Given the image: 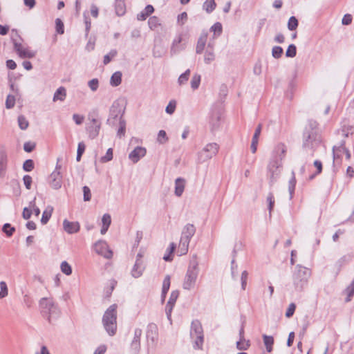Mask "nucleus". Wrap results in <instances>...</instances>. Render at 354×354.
Returning <instances> with one entry per match:
<instances>
[{"instance_id": "45", "label": "nucleus", "mask_w": 354, "mask_h": 354, "mask_svg": "<svg viewBox=\"0 0 354 354\" xmlns=\"http://www.w3.org/2000/svg\"><path fill=\"white\" fill-rule=\"evenodd\" d=\"M201 79V75L198 74H195L193 76L191 80V86L194 90L197 89L199 87Z\"/></svg>"}, {"instance_id": "41", "label": "nucleus", "mask_w": 354, "mask_h": 354, "mask_svg": "<svg viewBox=\"0 0 354 354\" xmlns=\"http://www.w3.org/2000/svg\"><path fill=\"white\" fill-rule=\"evenodd\" d=\"M118 52L116 50H111L107 55H104L103 63L104 65L108 64L111 60L117 55Z\"/></svg>"}, {"instance_id": "26", "label": "nucleus", "mask_w": 354, "mask_h": 354, "mask_svg": "<svg viewBox=\"0 0 354 354\" xmlns=\"http://www.w3.org/2000/svg\"><path fill=\"white\" fill-rule=\"evenodd\" d=\"M102 227L101 229V234H104L107 232V230L111 225V216L109 214H104L102 216Z\"/></svg>"}, {"instance_id": "37", "label": "nucleus", "mask_w": 354, "mask_h": 354, "mask_svg": "<svg viewBox=\"0 0 354 354\" xmlns=\"http://www.w3.org/2000/svg\"><path fill=\"white\" fill-rule=\"evenodd\" d=\"M126 132V122L121 116L119 122V129L117 132V135L119 138L124 136Z\"/></svg>"}, {"instance_id": "52", "label": "nucleus", "mask_w": 354, "mask_h": 354, "mask_svg": "<svg viewBox=\"0 0 354 354\" xmlns=\"http://www.w3.org/2000/svg\"><path fill=\"white\" fill-rule=\"evenodd\" d=\"M113 159V149L109 148L106 153V155L101 157L100 162H107Z\"/></svg>"}, {"instance_id": "51", "label": "nucleus", "mask_w": 354, "mask_h": 354, "mask_svg": "<svg viewBox=\"0 0 354 354\" xmlns=\"http://www.w3.org/2000/svg\"><path fill=\"white\" fill-rule=\"evenodd\" d=\"M176 248V245L174 243H171L169 245V248H168L169 254L168 255H165L163 257V259L166 261H170L173 259L172 257V253L174 252V250Z\"/></svg>"}, {"instance_id": "62", "label": "nucleus", "mask_w": 354, "mask_h": 354, "mask_svg": "<svg viewBox=\"0 0 354 354\" xmlns=\"http://www.w3.org/2000/svg\"><path fill=\"white\" fill-rule=\"evenodd\" d=\"M36 147V144L35 142H26L24 145V149L26 152H31Z\"/></svg>"}, {"instance_id": "22", "label": "nucleus", "mask_w": 354, "mask_h": 354, "mask_svg": "<svg viewBox=\"0 0 354 354\" xmlns=\"http://www.w3.org/2000/svg\"><path fill=\"white\" fill-rule=\"evenodd\" d=\"M154 12V8L151 5H147L145 9L137 15L139 21H145L149 15Z\"/></svg>"}, {"instance_id": "63", "label": "nucleus", "mask_w": 354, "mask_h": 354, "mask_svg": "<svg viewBox=\"0 0 354 354\" xmlns=\"http://www.w3.org/2000/svg\"><path fill=\"white\" fill-rule=\"evenodd\" d=\"M295 309L296 305L294 303H291L286 310V317L288 318L291 317L294 315Z\"/></svg>"}, {"instance_id": "39", "label": "nucleus", "mask_w": 354, "mask_h": 354, "mask_svg": "<svg viewBox=\"0 0 354 354\" xmlns=\"http://www.w3.org/2000/svg\"><path fill=\"white\" fill-rule=\"evenodd\" d=\"M279 167V164L277 160H273L270 162L268 165V170L271 173V181L273 182L274 180V172Z\"/></svg>"}, {"instance_id": "32", "label": "nucleus", "mask_w": 354, "mask_h": 354, "mask_svg": "<svg viewBox=\"0 0 354 354\" xmlns=\"http://www.w3.org/2000/svg\"><path fill=\"white\" fill-rule=\"evenodd\" d=\"M203 7L207 13H211L215 10L216 3L214 0H206Z\"/></svg>"}, {"instance_id": "59", "label": "nucleus", "mask_w": 354, "mask_h": 354, "mask_svg": "<svg viewBox=\"0 0 354 354\" xmlns=\"http://www.w3.org/2000/svg\"><path fill=\"white\" fill-rule=\"evenodd\" d=\"M23 169L26 171H31L34 169V162L32 160H26L23 165Z\"/></svg>"}, {"instance_id": "36", "label": "nucleus", "mask_w": 354, "mask_h": 354, "mask_svg": "<svg viewBox=\"0 0 354 354\" xmlns=\"http://www.w3.org/2000/svg\"><path fill=\"white\" fill-rule=\"evenodd\" d=\"M263 342L266 346V350L268 353H270L272 351V345L274 344V339L272 336H268L264 335Z\"/></svg>"}, {"instance_id": "14", "label": "nucleus", "mask_w": 354, "mask_h": 354, "mask_svg": "<svg viewBox=\"0 0 354 354\" xmlns=\"http://www.w3.org/2000/svg\"><path fill=\"white\" fill-rule=\"evenodd\" d=\"M146 149L142 147H136L129 154V158L133 162H137L146 155Z\"/></svg>"}, {"instance_id": "48", "label": "nucleus", "mask_w": 354, "mask_h": 354, "mask_svg": "<svg viewBox=\"0 0 354 354\" xmlns=\"http://www.w3.org/2000/svg\"><path fill=\"white\" fill-rule=\"evenodd\" d=\"M210 30L214 32L215 35L218 36L223 31L222 24L220 22H216L211 27Z\"/></svg>"}, {"instance_id": "15", "label": "nucleus", "mask_w": 354, "mask_h": 354, "mask_svg": "<svg viewBox=\"0 0 354 354\" xmlns=\"http://www.w3.org/2000/svg\"><path fill=\"white\" fill-rule=\"evenodd\" d=\"M195 232V226L193 224L188 223L183 227L180 238L190 242Z\"/></svg>"}, {"instance_id": "46", "label": "nucleus", "mask_w": 354, "mask_h": 354, "mask_svg": "<svg viewBox=\"0 0 354 354\" xmlns=\"http://www.w3.org/2000/svg\"><path fill=\"white\" fill-rule=\"evenodd\" d=\"M189 76H190V70L187 69V71H185V72L184 73H183L180 75L178 80V84L180 85L185 84L188 81Z\"/></svg>"}, {"instance_id": "30", "label": "nucleus", "mask_w": 354, "mask_h": 354, "mask_svg": "<svg viewBox=\"0 0 354 354\" xmlns=\"http://www.w3.org/2000/svg\"><path fill=\"white\" fill-rule=\"evenodd\" d=\"M171 283V278L169 275H167L163 281L162 289V298L165 299L167 292L169 290Z\"/></svg>"}, {"instance_id": "17", "label": "nucleus", "mask_w": 354, "mask_h": 354, "mask_svg": "<svg viewBox=\"0 0 354 354\" xmlns=\"http://www.w3.org/2000/svg\"><path fill=\"white\" fill-rule=\"evenodd\" d=\"M208 34L207 32H203L200 37L198 39L196 47V53L197 54H201L204 50L207 41Z\"/></svg>"}, {"instance_id": "54", "label": "nucleus", "mask_w": 354, "mask_h": 354, "mask_svg": "<svg viewBox=\"0 0 354 354\" xmlns=\"http://www.w3.org/2000/svg\"><path fill=\"white\" fill-rule=\"evenodd\" d=\"M157 140H158V142L160 144H165V142H167L168 138L167 136V133H166L165 131L160 130L158 132Z\"/></svg>"}, {"instance_id": "4", "label": "nucleus", "mask_w": 354, "mask_h": 354, "mask_svg": "<svg viewBox=\"0 0 354 354\" xmlns=\"http://www.w3.org/2000/svg\"><path fill=\"white\" fill-rule=\"evenodd\" d=\"M198 276V268L197 264L190 265L188 267L185 274L183 288L185 290H189L193 289L196 285V280Z\"/></svg>"}, {"instance_id": "38", "label": "nucleus", "mask_w": 354, "mask_h": 354, "mask_svg": "<svg viewBox=\"0 0 354 354\" xmlns=\"http://www.w3.org/2000/svg\"><path fill=\"white\" fill-rule=\"evenodd\" d=\"M194 348L197 350H202L204 343V336L194 337Z\"/></svg>"}, {"instance_id": "40", "label": "nucleus", "mask_w": 354, "mask_h": 354, "mask_svg": "<svg viewBox=\"0 0 354 354\" xmlns=\"http://www.w3.org/2000/svg\"><path fill=\"white\" fill-rule=\"evenodd\" d=\"M148 24H149L150 29L155 30L156 28H157L158 26H160V19L156 16L151 17L149 19Z\"/></svg>"}, {"instance_id": "50", "label": "nucleus", "mask_w": 354, "mask_h": 354, "mask_svg": "<svg viewBox=\"0 0 354 354\" xmlns=\"http://www.w3.org/2000/svg\"><path fill=\"white\" fill-rule=\"evenodd\" d=\"M352 259V256L350 254H346L342 257L337 261V264L339 267L341 268L344 265L347 264Z\"/></svg>"}, {"instance_id": "7", "label": "nucleus", "mask_w": 354, "mask_h": 354, "mask_svg": "<svg viewBox=\"0 0 354 354\" xmlns=\"http://www.w3.org/2000/svg\"><path fill=\"white\" fill-rule=\"evenodd\" d=\"M61 166L57 165L55 169L49 176L48 180L50 187L55 189H58L62 187V176L60 172Z\"/></svg>"}, {"instance_id": "13", "label": "nucleus", "mask_w": 354, "mask_h": 354, "mask_svg": "<svg viewBox=\"0 0 354 354\" xmlns=\"http://www.w3.org/2000/svg\"><path fill=\"white\" fill-rule=\"evenodd\" d=\"M179 296V292L178 290H174L171 292L169 299L165 306V311L167 317L171 316V311L174 306H175L176 301Z\"/></svg>"}, {"instance_id": "24", "label": "nucleus", "mask_w": 354, "mask_h": 354, "mask_svg": "<svg viewBox=\"0 0 354 354\" xmlns=\"http://www.w3.org/2000/svg\"><path fill=\"white\" fill-rule=\"evenodd\" d=\"M189 241L180 238L177 253L179 256L186 254L189 250Z\"/></svg>"}, {"instance_id": "10", "label": "nucleus", "mask_w": 354, "mask_h": 354, "mask_svg": "<svg viewBox=\"0 0 354 354\" xmlns=\"http://www.w3.org/2000/svg\"><path fill=\"white\" fill-rule=\"evenodd\" d=\"M101 127V122L97 118L91 119L90 122L86 127V131L88 134V137L91 139L96 138L100 132Z\"/></svg>"}, {"instance_id": "28", "label": "nucleus", "mask_w": 354, "mask_h": 354, "mask_svg": "<svg viewBox=\"0 0 354 354\" xmlns=\"http://www.w3.org/2000/svg\"><path fill=\"white\" fill-rule=\"evenodd\" d=\"M296 183H297V180H296L295 173L294 171H292V177L290 179L289 183H288V190H289L290 198H292L294 195Z\"/></svg>"}, {"instance_id": "33", "label": "nucleus", "mask_w": 354, "mask_h": 354, "mask_svg": "<svg viewBox=\"0 0 354 354\" xmlns=\"http://www.w3.org/2000/svg\"><path fill=\"white\" fill-rule=\"evenodd\" d=\"M344 293L346 295V298L345 299L346 302L351 301L353 297L354 296V280L346 288V290H344Z\"/></svg>"}, {"instance_id": "57", "label": "nucleus", "mask_w": 354, "mask_h": 354, "mask_svg": "<svg viewBox=\"0 0 354 354\" xmlns=\"http://www.w3.org/2000/svg\"><path fill=\"white\" fill-rule=\"evenodd\" d=\"M297 54V48L294 44H290L286 53V55L288 57H294Z\"/></svg>"}, {"instance_id": "2", "label": "nucleus", "mask_w": 354, "mask_h": 354, "mask_svg": "<svg viewBox=\"0 0 354 354\" xmlns=\"http://www.w3.org/2000/svg\"><path fill=\"white\" fill-rule=\"evenodd\" d=\"M117 305L113 304L105 311L102 324L108 334L113 336L117 330Z\"/></svg>"}, {"instance_id": "6", "label": "nucleus", "mask_w": 354, "mask_h": 354, "mask_svg": "<svg viewBox=\"0 0 354 354\" xmlns=\"http://www.w3.org/2000/svg\"><path fill=\"white\" fill-rule=\"evenodd\" d=\"M219 150V146L215 142L209 143L198 152V160L199 162L207 161L216 156Z\"/></svg>"}, {"instance_id": "64", "label": "nucleus", "mask_w": 354, "mask_h": 354, "mask_svg": "<svg viewBox=\"0 0 354 354\" xmlns=\"http://www.w3.org/2000/svg\"><path fill=\"white\" fill-rule=\"evenodd\" d=\"M56 31L59 34H63L64 32V24L61 19H57L55 21Z\"/></svg>"}, {"instance_id": "19", "label": "nucleus", "mask_w": 354, "mask_h": 354, "mask_svg": "<svg viewBox=\"0 0 354 354\" xmlns=\"http://www.w3.org/2000/svg\"><path fill=\"white\" fill-rule=\"evenodd\" d=\"M185 187V180L182 178H176L175 181V194L180 197L183 194Z\"/></svg>"}, {"instance_id": "34", "label": "nucleus", "mask_w": 354, "mask_h": 354, "mask_svg": "<svg viewBox=\"0 0 354 354\" xmlns=\"http://www.w3.org/2000/svg\"><path fill=\"white\" fill-rule=\"evenodd\" d=\"M250 346V340H246L245 338H239L236 342V348L241 351H245Z\"/></svg>"}, {"instance_id": "18", "label": "nucleus", "mask_w": 354, "mask_h": 354, "mask_svg": "<svg viewBox=\"0 0 354 354\" xmlns=\"http://www.w3.org/2000/svg\"><path fill=\"white\" fill-rule=\"evenodd\" d=\"M301 271L299 270L294 277V284L295 286V288L301 291L304 286L307 284V278H301Z\"/></svg>"}, {"instance_id": "47", "label": "nucleus", "mask_w": 354, "mask_h": 354, "mask_svg": "<svg viewBox=\"0 0 354 354\" xmlns=\"http://www.w3.org/2000/svg\"><path fill=\"white\" fill-rule=\"evenodd\" d=\"M11 41L13 44L17 42L23 41V39L15 29L11 30Z\"/></svg>"}, {"instance_id": "9", "label": "nucleus", "mask_w": 354, "mask_h": 354, "mask_svg": "<svg viewBox=\"0 0 354 354\" xmlns=\"http://www.w3.org/2000/svg\"><path fill=\"white\" fill-rule=\"evenodd\" d=\"M94 250L98 254L106 259H111L113 257V252L109 249L106 241H99L94 245Z\"/></svg>"}, {"instance_id": "27", "label": "nucleus", "mask_w": 354, "mask_h": 354, "mask_svg": "<svg viewBox=\"0 0 354 354\" xmlns=\"http://www.w3.org/2000/svg\"><path fill=\"white\" fill-rule=\"evenodd\" d=\"M53 211V208L50 206L47 207L46 209L44 211L41 219V223L43 225H45L48 222L52 216Z\"/></svg>"}, {"instance_id": "5", "label": "nucleus", "mask_w": 354, "mask_h": 354, "mask_svg": "<svg viewBox=\"0 0 354 354\" xmlns=\"http://www.w3.org/2000/svg\"><path fill=\"white\" fill-rule=\"evenodd\" d=\"M333 165L340 167L342 163V156L345 155L346 160L351 159V153L345 147V142L342 141L339 145L333 147Z\"/></svg>"}, {"instance_id": "3", "label": "nucleus", "mask_w": 354, "mask_h": 354, "mask_svg": "<svg viewBox=\"0 0 354 354\" xmlns=\"http://www.w3.org/2000/svg\"><path fill=\"white\" fill-rule=\"evenodd\" d=\"M39 306L41 313L44 316L47 317L48 322L53 317H56L59 314V310L57 304H56L51 298H42L39 301Z\"/></svg>"}, {"instance_id": "53", "label": "nucleus", "mask_w": 354, "mask_h": 354, "mask_svg": "<svg viewBox=\"0 0 354 354\" xmlns=\"http://www.w3.org/2000/svg\"><path fill=\"white\" fill-rule=\"evenodd\" d=\"M61 270L62 272L66 275H70L72 273L71 266L66 261H63L62 263Z\"/></svg>"}, {"instance_id": "55", "label": "nucleus", "mask_w": 354, "mask_h": 354, "mask_svg": "<svg viewBox=\"0 0 354 354\" xmlns=\"http://www.w3.org/2000/svg\"><path fill=\"white\" fill-rule=\"evenodd\" d=\"M15 104V97L12 95H8L6 100V106L7 109H12Z\"/></svg>"}, {"instance_id": "20", "label": "nucleus", "mask_w": 354, "mask_h": 354, "mask_svg": "<svg viewBox=\"0 0 354 354\" xmlns=\"http://www.w3.org/2000/svg\"><path fill=\"white\" fill-rule=\"evenodd\" d=\"M145 270V266L143 265V262L136 261L133 269L131 270V274L135 278L140 277Z\"/></svg>"}, {"instance_id": "61", "label": "nucleus", "mask_w": 354, "mask_h": 354, "mask_svg": "<svg viewBox=\"0 0 354 354\" xmlns=\"http://www.w3.org/2000/svg\"><path fill=\"white\" fill-rule=\"evenodd\" d=\"M176 102L175 100H171L166 107V112L169 114H172L176 109Z\"/></svg>"}, {"instance_id": "31", "label": "nucleus", "mask_w": 354, "mask_h": 354, "mask_svg": "<svg viewBox=\"0 0 354 354\" xmlns=\"http://www.w3.org/2000/svg\"><path fill=\"white\" fill-rule=\"evenodd\" d=\"M122 82V73L117 71L114 73L110 80V83L113 86H118L121 84Z\"/></svg>"}, {"instance_id": "29", "label": "nucleus", "mask_w": 354, "mask_h": 354, "mask_svg": "<svg viewBox=\"0 0 354 354\" xmlns=\"http://www.w3.org/2000/svg\"><path fill=\"white\" fill-rule=\"evenodd\" d=\"M157 333V326L154 324H149L147 326V338H151L152 342L154 341L155 336Z\"/></svg>"}, {"instance_id": "25", "label": "nucleus", "mask_w": 354, "mask_h": 354, "mask_svg": "<svg viewBox=\"0 0 354 354\" xmlns=\"http://www.w3.org/2000/svg\"><path fill=\"white\" fill-rule=\"evenodd\" d=\"M221 116L218 113H213L209 120V124L211 126V130L215 131L220 126Z\"/></svg>"}, {"instance_id": "56", "label": "nucleus", "mask_w": 354, "mask_h": 354, "mask_svg": "<svg viewBox=\"0 0 354 354\" xmlns=\"http://www.w3.org/2000/svg\"><path fill=\"white\" fill-rule=\"evenodd\" d=\"M0 289H1L0 299H2V298H4L5 297H6L8 293V287H7V284L6 282H4V281L0 282Z\"/></svg>"}, {"instance_id": "43", "label": "nucleus", "mask_w": 354, "mask_h": 354, "mask_svg": "<svg viewBox=\"0 0 354 354\" xmlns=\"http://www.w3.org/2000/svg\"><path fill=\"white\" fill-rule=\"evenodd\" d=\"M267 202L268 203L269 214L270 216H271L275 203L274 195L272 193L270 192L268 194L267 196Z\"/></svg>"}, {"instance_id": "12", "label": "nucleus", "mask_w": 354, "mask_h": 354, "mask_svg": "<svg viewBox=\"0 0 354 354\" xmlns=\"http://www.w3.org/2000/svg\"><path fill=\"white\" fill-rule=\"evenodd\" d=\"M197 336H204L203 329L201 323L198 320H194L192 322L190 337L194 339Z\"/></svg>"}, {"instance_id": "23", "label": "nucleus", "mask_w": 354, "mask_h": 354, "mask_svg": "<svg viewBox=\"0 0 354 354\" xmlns=\"http://www.w3.org/2000/svg\"><path fill=\"white\" fill-rule=\"evenodd\" d=\"M66 97V90L64 86L59 87L53 95V102H63Z\"/></svg>"}, {"instance_id": "60", "label": "nucleus", "mask_w": 354, "mask_h": 354, "mask_svg": "<svg viewBox=\"0 0 354 354\" xmlns=\"http://www.w3.org/2000/svg\"><path fill=\"white\" fill-rule=\"evenodd\" d=\"M88 85L93 91H95L99 87V81L97 78L92 79L88 82Z\"/></svg>"}, {"instance_id": "44", "label": "nucleus", "mask_w": 354, "mask_h": 354, "mask_svg": "<svg viewBox=\"0 0 354 354\" xmlns=\"http://www.w3.org/2000/svg\"><path fill=\"white\" fill-rule=\"evenodd\" d=\"M18 124L19 128L22 130H25L28 127L29 122L24 115H19L18 117Z\"/></svg>"}, {"instance_id": "35", "label": "nucleus", "mask_w": 354, "mask_h": 354, "mask_svg": "<svg viewBox=\"0 0 354 354\" xmlns=\"http://www.w3.org/2000/svg\"><path fill=\"white\" fill-rule=\"evenodd\" d=\"M115 12L119 16H122L125 13V3L123 0H116Z\"/></svg>"}, {"instance_id": "8", "label": "nucleus", "mask_w": 354, "mask_h": 354, "mask_svg": "<svg viewBox=\"0 0 354 354\" xmlns=\"http://www.w3.org/2000/svg\"><path fill=\"white\" fill-rule=\"evenodd\" d=\"M142 331L140 328H136L133 333V337L130 344V352L131 354H138L141 349L140 338Z\"/></svg>"}, {"instance_id": "21", "label": "nucleus", "mask_w": 354, "mask_h": 354, "mask_svg": "<svg viewBox=\"0 0 354 354\" xmlns=\"http://www.w3.org/2000/svg\"><path fill=\"white\" fill-rule=\"evenodd\" d=\"M215 59V54L214 53V47L210 44H208L207 48L205 52L204 60L207 64H210Z\"/></svg>"}, {"instance_id": "49", "label": "nucleus", "mask_w": 354, "mask_h": 354, "mask_svg": "<svg viewBox=\"0 0 354 354\" xmlns=\"http://www.w3.org/2000/svg\"><path fill=\"white\" fill-rule=\"evenodd\" d=\"M3 232L8 236H11L15 232V228L12 227L10 224L6 223L3 226Z\"/></svg>"}, {"instance_id": "42", "label": "nucleus", "mask_w": 354, "mask_h": 354, "mask_svg": "<svg viewBox=\"0 0 354 354\" xmlns=\"http://www.w3.org/2000/svg\"><path fill=\"white\" fill-rule=\"evenodd\" d=\"M298 20L297 18L294 16L290 17L288 22V28L292 31L295 30L298 27Z\"/></svg>"}, {"instance_id": "58", "label": "nucleus", "mask_w": 354, "mask_h": 354, "mask_svg": "<svg viewBox=\"0 0 354 354\" xmlns=\"http://www.w3.org/2000/svg\"><path fill=\"white\" fill-rule=\"evenodd\" d=\"M283 54V48L280 46H274L272 48V56L276 58L279 59L281 57Z\"/></svg>"}, {"instance_id": "1", "label": "nucleus", "mask_w": 354, "mask_h": 354, "mask_svg": "<svg viewBox=\"0 0 354 354\" xmlns=\"http://www.w3.org/2000/svg\"><path fill=\"white\" fill-rule=\"evenodd\" d=\"M321 142V136L318 131V123L315 120H309L308 126L304 132V147L314 149L317 147Z\"/></svg>"}, {"instance_id": "16", "label": "nucleus", "mask_w": 354, "mask_h": 354, "mask_svg": "<svg viewBox=\"0 0 354 354\" xmlns=\"http://www.w3.org/2000/svg\"><path fill=\"white\" fill-rule=\"evenodd\" d=\"M63 227L64 230L68 234L77 233L80 230V225L78 222H71L66 219L63 222Z\"/></svg>"}, {"instance_id": "11", "label": "nucleus", "mask_w": 354, "mask_h": 354, "mask_svg": "<svg viewBox=\"0 0 354 354\" xmlns=\"http://www.w3.org/2000/svg\"><path fill=\"white\" fill-rule=\"evenodd\" d=\"M14 49L17 55L21 58H32L35 57V53L25 47L22 41L17 42L13 44Z\"/></svg>"}]
</instances>
